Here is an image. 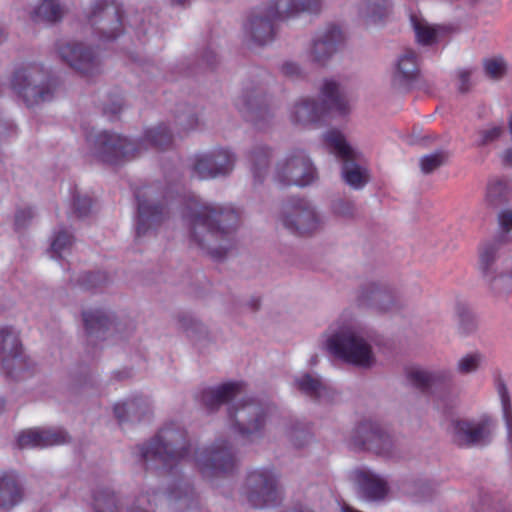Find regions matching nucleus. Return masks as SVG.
Masks as SVG:
<instances>
[{
  "label": "nucleus",
  "instance_id": "9d476101",
  "mask_svg": "<svg viewBox=\"0 0 512 512\" xmlns=\"http://www.w3.org/2000/svg\"><path fill=\"white\" fill-rule=\"evenodd\" d=\"M257 77L245 83L236 107L247 121L264 129L273 118L268 101V85L272 77L266 71H260Z\"/></svg>",
  "mask_w": 512,
  "mask_h": 512
},
{
  "label": "nucleus",
  "instance_id": "4d7b16f0",
  "mask_svg": "<svg viewBox=\"0 0 512 512\" xmlns=\"http://www.w3.org/2000/svg\"><path fill=\"white\" fill-rule=\"evenodd\" d=\"M331 210L334 215L344 219H353L356 214L354 202L344 198L334 199L331 203Z\"/></svg>",
  "mask_w": 512,
  "mask_h": 512
},
{
  "label": "nucleus",
  "instance_id": "aec40b11",
  "mask_svg": "<svg viewBox=\"0 0 512 512\" xmlns=\"http://www.w3.org/2000/svg\"><path fill=\"white\" fill-rule=\"evenodd\" d=\"M409 383L420 392L443 399L446 390L452 388L455 375L449 368L430 369L411 366L406 370Z\"/></svg>",
  "mask_w": 512,
  "mask_h": 512
},
{
  "label": "nucleus",
  "instance_id": "e433bc0d",
  "mask_svg": "<svg viewBox=\"0 0 512 512\" xmlns=\"http://www.w3.org/2000/svg\"><path fill=\"white\" fill-rule=\"evenodd\" d=\"M319 0H276L270 5L279 19L284 20L298 16L304 12H315L319 8Z\"/></svg>",
  "mask_w": 512,
  "mask_h": 512
},
{
  "label": "nucleus",
  "instance_id": "cd10ccee",
  "mask_svg": "<svg viewBox=\"0 0 512 512\" xmlns=\"http://www.w3.org/2000/svg\"><path fill=\"white\" fill-rule=\"evenodd\" d=\"M295 388L310 400L318 403H330L336 397V392L319 376L304 373L294 378Z\"/></svg>",
  "mask_w": 512,
  "mask_h": 512
},
{
  "label": "nucleus",
  "instance_id": "72a5a7b5",
  "mask_svg": "<svg viewBox=\"0 0 512 512\" xmlns=\"http://www.w3.org/2000/svg\"><path fill=\"white\" fill-rule=\"evenodd\" d=\"M411 21L417 41L422 45H432L437 43L454 31L451 26H432L424 20L417 19L415 16L411 17Z\"/></svg>",
  "mask_w": 512,
  "mask_h": 512
},
{
  "label": "nucleus",
  "instance_id": "2eb2a0df",
  "mask_svg": "<svg viewBox=\"0 0 512 512\" xmlns=\"http://www.w3.org/2000/svg\"><path fill=\"white\" fill-rule=\"evenodd\" d=\"M356 301L360 306L378 312L398 311L405 303L401 286L388 280L363 283L357 291Z\"/></svg>",
  "mask_w": 512,
  "mask_h": 512
},
{
  "label": "nucleus",
  "instance_id": "5701e85b",
  "mask_svg": "<svg viewBox=\"0 0 512 512\" xmlns=\"http://www.w3.org/2000/svg\"><path fill=\"white\" fill-rule=\"evenodd\" d=\"M342 42V31L337 26H328L314 36L308 52L310 61L324 66L337 52Z\"/></svg>",
  "mask_w": 512,
  "mask_h": 512
},
{
  "label": "nucleus",
  "instance_id": "4be33fe9",
  "mask_svg": "<svg viewBox=\"0 0 512 512\" xmlns=\"http://www.w3.org/2000/svg\"><path fill=\"white\" fill-rule=\"evenodd\" d=\"M278 14L269 5L254 10L245 26L246 34L251 41L258 46H263L273 41L276 27L275 20Z\"/></svg>",
  "mask_w": 512,
  "mask_h": 512
},
{
  "label": "nucleus",
  "instance_id": "7c9ffc66",
  "mask_svg": "<svg viewBox=\"0 0 512 512\" xmlns=\"http://www.w3.org/2000/svg\"><path fill=\"white\" fill-rule=\"evenodd\" d=\"M272 157V149L263 144H256L246 152V159L255 184L264 182Z\"/></svg>",
  "mask_w": 512,
  "mask_h": 512
},
{
  "label": "nucleus",
  "instance_id": "09e8293b",
  "mask_svg": "<svg viewBox=\"0 0 512 512\" xmlns=\"http://www.w3.org/2000/svg\"><path fill=\"white\" fill-rule=\"evenodd\" d=\"M497 232L494 236L499 243L510 244L512 242V209H501L497 214Z\"/></svg>",
  "mask_w": 512,
  "mask_h": 512
},
{
  "label": "nucleus",
  "instance_id": "6ab92c4d",
  "mask_svg": "<svg viewBox=\"0 0 512 512\" xmlns=\"http://www.w3.org/2000/svg\"><path fill=\"white\" fill-rule=\"evenodd\" d=\"M284 228L295 235H310L323 224L316 207L306 199H296L288 203L281 214Z\"/></svg>",
  "mask_w": 512,
  "mask_h": 512
},
{
  "label": "nucleus",
  "instance_id": "dca6fc26",
  "mask_svg": "<svg viewBox=\"0 0 512 512\" xmlns=\"http://www.w3.org/2000/svg\"><path fill=\"white\" fill-rule=\"evenodd\" d=\"M496 421L489 415L478 418H458L450 422L452 442L460 448L486 446L490 443Z\"/></svg>",
  "mask_w": 512,
  "mask_h": 512
},
{
  "label": "nucleus",
  "instance_id": "49530a36",
  "mask_svg": "<svg viewBox=\"0 0 512 512\" xmlns=\"http://www.w3.org/2000/svg\"><path fill=\"white\" fill-rule=\"evenodd\" d=\"M506 126L503 122L489 123L485 127L477 131V140L475 146L477 148H484L493 145L502 136L505 135Z\"/></svg>",
  "mask_w": 512,
  "mask_h": 512
},
{
  "label": "nucleus",
  "instance_id": "f257e3e1",
  "mask_svg": "<svg viewBox=\"0 0 512 512\" xmlns=\"http://www.w3.org/2000/svg\"><path fill=\"white\" fill-rule=\"evenodd\" d=\"M186 221L190 245L219 261L233 248L240 215L231 205L201 202L189 207Z\"/></svg>",
  "mask_w": 512,
  "mask_h": 512
},
{
  "label": "nucleus",
  "instance_id": "0eeeda50",
  "mask_svg": "<svg viewBox=\"0 0 512 512\" xmlns=\"http://www.w3.org/2000/svg\"><path fill=\"white\" fill-rule=\"evenodd\" d=\"M321 95L322 105L310 98H302L297 101L291 112L292 121L301 126H308L319 122L326 110L339 114L348 112L349 106L346 95L336 81L325 80L321 88Z\"/></svg>",
  "mask_w": 512,
  "mask_h": 512
},
{
  "label": "nucleus",
  "instance_id": "412c9836",
  "mask_svg": "<svg viewBox=\"0 0 512 512\" xmlns=\"http://www.w3.org/2000/svg\"><path fill=\"white\" fill-rule=\"evenodd\" d=\"M136 237L142 238L156 230L168 217L166 206L154 198L151 188L136 191Z\"/></svg>",
  "mask_w": 512,
  "mask_h": 512
},
{
  "label": "nucleus",
  "instance_id": "37998d69",
  "mask_svg": "<svg viewBox=\"0 0 512 512\" xmlns=\"http://www.w3.org/2000/svg\"><path fill=\"white\" fill-rule=\"evenodd\" d=\"M214 168L211 151L196 154L190 164L191 176L200 180L215 179L217 174Z\"/></svg>",
  "mask_w": 512,
  "mask_h": 512
},
{
  "label": "nucleus",
  "instance_id": "c03bdc74",
  "mask_svg": "<svg viewBox=\"0 0 512 512\" xmlns=\"http://www.w3.org/2000/svg\"><path fill=\"white\" fill-rule=\"evenodd\" d=\"M23 348L19 331L13 326L0 327V362L5 356L11 355Z\"/></svg>",
  "mask_w": 512,
  "mask_h": 512
},
{
  "label": "nucleus",
  "instance_id": "f704fd0d",
  "mask_svg": "<svg viewBox=\"0 0 512 512\" xmlns=\"http://www.w3.org/2000/svg\"><path fill=\"white\" fill-rule=\"evenodd\" d=\"M149 412V404L143 398H134L114 406V414L120 424L135 423Z\"/></svg>",
  "mask_w": 512,
  "mask_h": 512
},
{
  "label": "nucleus",
  "instance_id": "393cba45",
  "mask_svg": "<svg viewBox=\"0 0 512 512\" xmlns=\"http://www.w3.org/2000/svg\"><path fill=\"white\" fill-rule=\"evenodd\" d=\"M420 74L418 55L412 49H405L398 57L391 85L399 92L409 91Z\"/></svg>",
  "mask_w": 512,
  "mask_h": 512
},
{
  "label": "nucleus",
  "instance_id": "f8f14e48",
  "mask_svg": "<svg viewBox=\"0 0 512 512\" xmlns=\"http://www.w3.org/2000/svg\"><path fill=\"white\" fill-rule=\"evenodd\" d=\"M11 87L28 107H32L50 101L56 83L42 66L30 65L13 73Z\"/></svg>",
  "mask_w": 512,
  "mask_h": 512
},
{
  "label": "nucleus",
  "instance_id": "680f3d73",
  "mask_svg": "<svg viewBox=\"0 0 512 512\" xmlns=\"http://www.w3.org/2000/svg\"><path fill=\"white\" fill-rule=\"evenodd\" d=\"M92 206V200L88 196L75 194L73 196V208L77 217L83 218L89 215Z\"/></svg>",
  "mask_w": 512,
  "mask_h": 512
},
{
  "label": "nucleus",
  "instance_id": "c756f323",
  "mask_svg": "<svg viewBox=\"0 0 512 512\" xmlns=\"http://www.w3.org/2000/svg\"><path fill=\"white\" fill-rule=\"evenodd\" d=\"M507 244H502L493 238L484 242L479 248V267L486 282L494 288H499L494 273L499 270L496 260L499 251Z\"/></svg>",
  "mask_w": 512,
  "mask_h": 512
},
{
  "label": "nucleus",
  "instance_id": "a18cd8bd",
  "mask_svg": "<svg viewBox=\"0 0 512 512\" xmlns=\"http://www.w3.org/2000/svg\"><path fill=\"white\" fill-rule=\"evenodd\" d=\"M214 171L218 177L228 176L234 169L236 154L228 148H217L211 151Z\"/></svg>",
  "mask_w": 512,
  "mask_h": 512
},
{
  "label": "nucleus",
  "instance_id": "774afa93",
  "mask_svg": "<svg viewBox=\"0 0 512 512\" xmlns=\"http://www.w3.org/2000/svg\"><path fill=\"white\" fill-rule=\"evenodd\" d=\"M470 76L471 71L469 70H461L458 74L459 77V91L461 93H466L470 89Z\"/></svg>",
  "mask_w": 512,
  "mask_h": 512
},
{
  "label": "nucleus",
  "instance_id": "052dcab7",
  "mask_svg": "<svg viewBox=\"0 0 512 512\" xmlns=\"http://www.w3.org/2000/svg\"><path fill=\"white\" fill-rule=\"evenodd\" d=\"M311 433L308 427L304 425H294L289 432L290 441L296 447H303L311 440Z\"/></svg>",
  "mask_w": 512,
  "mask_h": 512
},
{
  "label": "nucleus",
  "instance_id": "9b49d317",
  "mask_svg": "<svg viewBox=\"0 0 512 512\" xmlns=\"http://www.w3.org/2000/svg\"><path fill=\"white\" fill-rule=\"evenodd\" d=\"M195 463L208 480L225 477L236 469L238 453L230 437L219 436L210 445L196 451Z\"/></svg>",
  "mask_w": 512,
  "mask_h": 512
},
{
  "label": "nucleus",
  "instance_id": "13d9d810",
  "mask_svg": "<svg viewBox=\"0 0 512 512\" xmlns=\"http://www.w3.org/2000/svg\"><path fill=\"white\" fill-rule=\"evenodd\" d=\"M484 70L486 75L493 79L499 80L507 72V64L503 58H492L484 61Z\"/></svg>",
  "mask_w": 512,
  "mask_h": 512
},
{
  "label": "nucleus",
  "instance_id": "8fccbe9b",
  "mask_svg": "<svg viewBox=\"0 0 512 512\" xmlns=\"http://www.w3.org/2000/svg\"><path fill=\"white\" fill-rule=\"evenodd\" d=\"M450 157V152L444 149L422 156L419 160L420 170L428 175L445 165Z\"/></svg>",
  "mask_w": 512,
  "mask_h": 512
},
{
  "label": "nucleus",
  "instance_id": "bf43d9fd",
  "mask_svg": "<svg viewBox=\"0 0 512 512\" xmlns=\"http://www.w3.org/2000/svg\"><path fill=\"white\" fill-rule=\"evenodd\" d=\"M512 264L508 261L505 270L500 271L497 270L494 273V276L497 278L498 289L494 288L490 285L491 289L497 294L507 293L512 289V274H511Z\"/></svg>",
  "mask_w": 512,
  "mask_h": 512
},
{
  "label": "nucleus",
  "instance_id": "c85d7f7f",
  "mask_svg": "<svg viewBox=\"0 0 512 512\" xmlns=\"http://www.w3.org/2000/svg\"><path fill=\"white\" fill-rule=\"evenodd\" d=\"M68 441V435L60 429H30L23 431L17 438V445L21 449L45 448L59 445Z\"/></svg>",
  "mask_w": 512,
  "mask_h": 512
},
{
  "label": "nucleus",
  "instance_id": "0e129e2a",
  "mask_svg": "<svg viewBox=\"0 0 512 512\" xmlns=\"http://www.w3.org/2000/svg\"><path fill=\"white\" fill-rule=\"evenodd\" d=\"M16 133V125L10 119L0 115V143L14 137Z\"/></svg>",
  "mask_w": 512,
  "mask_h": 512
},
{
  "label": "nucleus",
  "instance_id": "4c0bfd02",
  "mask_svg": "<svg viewBox=\"0 0 512 512\" xmlns=\"http://www.w3.org/2000/svg\"><path fill=\"white\" fill-rule=\"evenodd\" d=\"M93 512H120L121 500L109 487H97L92 493Z\"/></svg>",
  "mask_w": 512,
  "mask_h": 512
},
{
  "label": "nucleus",
  "instance_id": "7ed1b4c3",
  "mask_svg": "<svg viewBox=\"0 0 512 512\" xmlns=\"http://www.w3.org/2000/svg\"><path fill=\"white\" fill-rule=\"evenodd\" d=\"M275 406L256 397H244L228 407L230 430L243 445L261 442Z\"/></svg>",
  "mask_w": 512,
  "mask_h": 512
},
{
  "label": "nucleus",
  "instance_id": "b1692460",
  "mask_svg": "<svg viewBox=\"0 0 512 512\" xmlns=\"http://www.w3.org/2000/svg\"><path fill=\"white\" fill-rule=\"evenodd\" d=\"M83 322L88 336L93 340H106L120 333L119 323L113 313L102 309L83 311Z\"/></svg>",
  "mask_w": 512,
  "mask_h": 512
},
{
  "label": "nucleus",
  "instance_id": "f03ea898",
  "mask_svg": "<svg viewBox=\"0 0 512 512\" xmlns=\"http://www.w3.org/2000/svg\"><path fill=\"white\" fill-rule=\"evenodd\" d=\"M191 440L186 428L177 422L165 423L147 441L134 447V455L146 470L161 469L177 474L191 453Z\"/></svg>",
  "mask_w": 512,
  "mask_h": 512
},
{
  "label": "nucleus",
  "instance_id": "ea45409f",
  "mask_svg": "<svg viewBox=\"0 0 512 512\" xmlns=\"http://www.w3.org/2000/svg\"><path fill=\"white\" fill-rule=\"evenodd\" d=\"M64 8L59 0H41L31 13L34 22L54 24L62 20Z\"/></svg>",
  "mask_w": 512,
  "mask_h": 512
},
{
  "label": "nucleus",
  "instance_id": "4468645a",
  "mask_svg": "<svg viewBox=\"0 0 512 512\" xmlns=\"http://www.w3.org/2000/svg\"><path fill=\"white\" fill-rule=\"evenodd\" d=\"M273 179L284 186L305 187L317 179V170L305 150L295 148L276 162Z\"/></svg>",
  "mask_w": 512,
  "mask_h": 512
},
{
  "label": "nucleus",
  "instance_id": "20e7f679",
  "mask_svg": "<svg viewBox=\"0 0 512 512\" xmlns=\"http://www.w3.org/2000/svg\"><path fill=\"white\" fill-rule=\"evenodd\" d=\"M323 345L329 353L355 366L369 368L375 363L372 346L364 330L355 323L330 327Z\"/></svg>",
  "mask_w": 512,
  "mask_h": 512
},
{
  "label": "nucleus",
  "instance_id": "a878e982",
  "mask_svg": "<svg viewBox=\"0 0 512 512\" xmlns=\"http://www.w3.org/2000/svg\"><path fill=\"white\" fill-rule=\"evenodd\" d=\"M353 480L360 497L367 501H381L388 494L387 481L368 468L353 471Z\"/></svg>",
  "mask_w": 512,
  "mask_h": 512
},
{
  "label": "nucleus",
  "instance_id": "39448f33",
  "mask_svg": "<svg viewBox=\"0 0 512 512\" xmlns=\"http://www.w3.org/2000/svg\"><path fill=\"white\" fill-rule=\"evenodd\" d=\"M323 345L329 353L355 366L369 368L375 363L372 346L364 330L355 323L330 327Z\"/></svg>",
  "mask_w": 512,
  "mask_h": 512
},
{
  "label": "nucleus",
  "instance_id": "5fc2aeb1",
  "mask_svg": "<svg viewBox=\"0 0 512 512\" xmlns=\"http://www.w3.org/2000/svg\"><path fill=\"white\" fill-rule=\"evenodd\" d=\"M73 243V236L65 230H60L54 236L51 242V257L61 258L62 253L68 251Z\"/></svg>",
  "mask_w": 512,
  "mask_h": 512
},
{
  "label": "nucleus",
  "instance_id": "1a4fd4ad",
  "mask_svg": "<svg viewBox=\"0 0 512 512\" xmlns=\"http://www.w3.org/2000/svg\"><path fill=\"white\" fill-rule=\"evenodd\" d=\"M346 443L353 451L371 452L386 458L402 457L399 443L378 423L365 420L349 432Z\"/></svg>",
  "mask_w": 512,
  "mask_h": 512
},
{
  "label": "nucleus",
  "instance_id": "338daca9",
  "mask_svg": "<svg viewBox=\"0 0 512 512\" xmlns=\"http://www.w3.org/2000/svg\"><path fill=\"white\" fill-rule=\"evenodd\" d=\"M281 71L285 76L291 77V78H297L300 77L302 74V69L296 62L293 61H287L283 63L281 67Z\"/></svg>",
  "mask_w": 512,
  "mask_h": 512
},
{
  "label": "nucleus",
  "instance_id": "423d86ee",
  "mask_svg": "<svg viewBox=\"0 0 512 512\" xmlns=\"http://www.w3.org/2000/svg\"><path fill=\"white\" fill-rule=\"evenodd\" d=\"M242 500L253 509H268L281 504L283 490L275 469L258 467L246 473L240 489Z\"/></svg>",
  "mask_w": 512,
  "mask_h": 512
},
{
  "label": "nucleus",
  "instance_id": "864d4df0",
  "mask_svg": "<svg viewBox=\"0 0 512 512\" xmlns=\"http://www.w3.org/2000/svg\"><path fill=\"white\" fill-rule=\"evenodd\" d=\"M483 357L479 352L469 353L458 359L456 371L460 375H468L479 370Z\"/></svg>",
  "mask_w": 512,
  "mask_h": 512
},
{
  "label": "nucleus",
  "instance_id": "58836bf2",
  "mask_svg": "<svg viewBox=\"0 0 512 512\" xmlns=\"http://www.w3.org/2000/svg\"><path fill=\"white\" fill-rule=\"evenodd\" d=\"M136 142L141 144L142 153L147 149V143L158 150H165L171 147L173 143V134L168 126L165 124H159L146 130L144 137L140 140H136Z\"/></svg>",
  "mask_w": 512,
  "mask_h": 512
},
{
  "label": "nucleus",
  "instance_id": "f3484780",
  "mask_svg": "<svg viewBox=\"0 0 512 512\" xmlns=\"http://www.w3.org/2000/svg\"><path fill=\"white\" fill-rule=\"evenodd\" d=\"M122 18V9L115 0H95L88 14L93 33L102 41H112L121 35Z\"/></svg>",
  "mask_w": 512,
  "mask_h": 512
},
{
  "label": "nucleus",
  "instance_id": "79ce46f5",
  "mask_svg": "<svg viewBox=\"0 0 512 512\" xmlns=\"http://www.w3.org/2000/svg\"><path fill=\"white\" fill-rule=\"evenodd\" d=\"M389 0H360L359 16L368 23H376L388 14Z\"/></svg>",
  "mask_w": 512,
  "mask_h": 512
},
{
  "label": "nucleus",
  "instance_id": "ddd939ff",
  "mask_svg": "<svg viewBox=\"0 0 512 512\" xmlns=\"http://www.w3.org/2000/svg\"><path fill=\"white\" fill-rule=\"evenodd\" d=\"M324 140L331 152L341 161L343 181L355 190H360L370 181L369 170L361 165L362 154L354 149L344 135L331 130L324 135Z\"/></svg>",
  "mask_w": 512,
  "mask_h": 512
},
{
  "label": "nucleus",
  "instance_id": "2f4dec72",
  "mask_svg": "<svg viewBox=\"0 0 512 512\" xmlns=\"http://www.w3.org/2000/svg\"><path fill=\"white\" fill-rule=\"evenodd\" d=\"M239 385L225 383L216 387L204 389L200 394V402L210 413L217 411L223 404L229 402L239 393Z\"/></svg>",
  "mask_w": 512,
  "mask_h": 512
},
{
  "label": "nucleus",
  "instance_id": "6e6d98bb",
  "mask_svg": "<svg viewBox=\"0 0 512 512\" xmlns=\"http://www.w3.org/2000/svg\"><path fill=\"white\" fill-rule=\"evenodd\" d=\"M108 281V276L105 272H85L81 274L77 280L78 284L86 290L95 289L103 286Z\"/></svg>",
  "mask_w": 512,
  "mask_h": 512
},
{
  "label": "nucleus",
  "instance_id": "a19ab883",
  "mask_svg": "<svg viewBox=\"0 0 512 512\" xmlns=\"http://www.w3.org/2000/svg\"><path fill=\"white\" fill-rule=\"evenodd\" d=\"M177 328L193 341H200L208 336L207 327L188 312H180L175 317Z\"/></svg>",
  "mask_w": 512,
  "mask_h": 512
},
{
  "label": "nucleus",
  "instance_id": "bb28decb",
  "mask_svg": "<svg viewBox=\"0 0 512 512\" xmlns=\"http://www.w3.org/2000/svg\"><path fill=\"white\" fill-rule=\"evenodd\" d=\"M25 496L19 474L13 470L0 472V512H11Z\"/></svg>",
  "mask_w": 512,
  "mask_h": 512
},
{
  "label": "nucleus",
  "instance_id": "de8ad7c7",
  "mask_svg": "<svg viewBox=\"0 0 512 512\" xmlns=\"http://www.w3.org/2000/svg\"><path fill=\"white\" fill-rule=\"evenodd\" d=\"M175 125L179 132L194 130L198 125V116L195 109L188 104H180L175 111Z\"/></svg>",
  "mask_w": 512,
  "mask_h": 512
},
{
  "label": "nucleus",
  "instance_id": "6e6552de",
  "mask_svg": "<svg viewBox=\"0 0 512 512\" xmlns=\"http://www.w3.org/2000/svg\"><path fill=\"white\" fill-rule=\"evenodd\" d=\"M86 140L91 156L107 164H121L142 154L140 143L114 131L91 132Z\"/></svg>",
  "mask_w": 512,
  "mask_h": 512
},
{
  "label": "nucleus",
  "instance_id": "603ef678",
  "mask_svg": "<svg viewBox=\"0 0 512 512\" xmlns=\"http://www.w3.org/2000/svg\"><path fill=\"white\" fill-rule=\"evenodd\" d=\"M507 186L500 179H492L488 182L486 190V202L496 208L506 201Z\"/></svg>",
  "mask_w": 512,
  "mask_h": 512
},
{
  "label": "nucleus",
  "instance_id": "69168bd1",
  "mask_svg": "<svg viewBox=\"0 0 512 512\" xmlns=\"http://www.w3.org/2000/svg\"><path fill=\"white\" fill-rule=\"evenodd\" d=\"M34 217L33 210L30 207L18 209L15 213V228L20 230L25 228Z\"/></svg>",
  "mask_w": 512,
  "mask_h": 512
},
{
  "label": "nucleus",
  "instance_id": "3c124183",
  "mask_svg": "<svg viewBox=\"0 0 512 512\" xmlns=\"http://www.w3.org/2000/svg\"><path fill=\"white\" fill-rule=\"evenodd\" d=\"M456 315L458 318V330L462 335H469L477 330V319L472 310L464 305L458 304L456 307Z\"/></svg>",
  "mask_w": 512,
  "mask_h": 512
},
{
  "label": "nucleus",
  "instance_id": "e2e57ef3",
  "mask_svg": "<svg viewBox=\"0 0 512 512\" xmlns=\"http://www.w3.org/2000/svg\"><path fill=\"white\" fill-rule=\"evenodd\" d=\"M123 109V100L120 96L116 95L109 98L102 104L103 114L114 119Z\"/></svg>",
  "mask_w": 512,
  "mask_h": 512
},
{
  "label": "nucleus",
  "instance_id": "c9c22d12",
  "mask_svg": "<svg viewBox=\"0 0 512 512\" xmlns=\"http://www.w3.org/2000/svg\"><path fill=\"white\" fill-rule=\"evenodd\" d=\"M167 498L170 502L179 504V511H184L196 504L194 488L191 483L183 477L177 478L169 485Z\"/></svg>",
  "mask_w": 512,
  "mask_h": 512
},
{
  "label": "nucleus",
  "instance_id": "a211bd4d",
  "mask_svg": "<svg viewBox=\"0 0 512 512\" xmlns=\"http://www.w3.org/2000/svg\"><path fill=\"white\" fill-rule=\"evenodd\" d=\"M56 50L63 62L82 77L92 78L102 72V62L97 51L83 42L59 41Z\"/></svg>",
  "mask_w": 512,
  "mask_h": 512
},
{
  "label": "nucleus",
  "instance_id": "473e14b6",
  "mask_svg": "<svg viewBox=\"0 0 512 512\" xmlns=\"http://www.w3.org/2000/svg\"><path fill=\"white\" fill-rule=\"evenodd\" d=\"M1 363V369L10 378L24 379L32 375L35 364L25 353L24 348L14 354L5 356Z\"/></svg>",
  "mask_w": 512,
  "mask_h": 512
}]
</instances>
